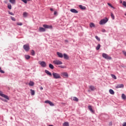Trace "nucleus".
Wrapping results in <instances>:
<instances>
[{"mask_svg": "<svg viewBox=\"0 0 126 126\" xmlns=\"http://www.w3.org/2000/svg\"><path fill=\"white\" fill-rule=\"evenodd\" d=\"M108 21H109V19H108L107 17H106L105 19H103L100 21L99 24L100 25H103V24H106V23H107Z\"/></svg>", "mask_w": 126, "mask_h": 126, "instance_id": "1", "label": "nucleus"}, {"mask_svg": "<svg viewBox=\"0 0 126 126\" xmlns=\"http://www.w3.org/2000/svg\"><path fill=\"white\" fill-rule=\"evenodd\" d=\"M23 49L26 52H29V50H30V46H29V44L24 45Z\"/></svg>", "mask_w": 126, "mask_h": 126, "instance_id": "2", "label": "nucleus"}, {"mask_svg": "<svg viewBox=\"0 0 126 126\" xmlns=\"http://www.w3.org/2000/svg\"><path fill=\"white\" fill-rule=\"evenodd\" d=\"M102 58H104V59H105V60H111L112 59V57H111L110 56H109L108 55V54H106V53H102Z\"/></svg>", "mask_w": 126, "mask_h": 126, "instance_id": "3", "label": "nucleus"}, {"mask_svg": "<svg viewBox=\"0 0 126 126\" xmlns=\"http://www.w3.org/2000/svg\"><path fill=\"white\" fill-rule=\"evenodd\" d=\"M52 75H53V78H55V79H59V78H61V75L58 73H53Z\"/></svg>", "mask_w": 126, "mask_h": 126, "instance_id": "4", "label": "nucleus"}, {"mask_svg": "<svg viewBox=\"0 0 126 126\" xmlns=\"http://www.w3.org/2000/svg\"><path fill=\"white\" fill-rule=\"evenodd\" d=\"M39 64H40L42 67H46L47 66V63L44 61H39L38 62Z\"/></svg>", "mask_w": 126, "mask_h": 126, "instance_id": "5", "label": "nucleus"}, {"mask_svg": "<svg viewBox=\"0 0 126 126\" xmlns=\"http://www.w3.org/2000/svg\"><path fill=\"white\" fill-rule=\"evenodd\" d=\"M0 96L1 97H3V98H4L5 99H6L7 100H9V97L8 96L4 94H2V92L0 91Z\"/></svg>", "mask_w": 126, "mask_h": 126, "instance_id": "6", "label": "nucleus"}, {"mask_svg": "<svg viewBox=\"0 0 126 126\" xmlns=\"http://www.w3.org/2000/svg\"><path fill=\"white\" fill-rule=\"evenodd\" d=\"M43 27H44L45 29H53V26L52 25L44 24L43 25Z\"/></svg>", "mask_w": 126, "mask_h": 126, "instance_id": "7", "label": "nucleus"}, {"mask_svg": "<svg viewBox=\"0 0 126 126\" xmlns=\"http://www.w3.org/2000/svg\"><path fill=\"white\" fill-rule=\"evenodd\" d=\"M53 63H54V64H56L57 65H59L60 64H63V62L60 60H55L53 61Z\"/></svg>", "mask_w": 126, "mask_h": 126, "instance_id": "8", "label": "nucleus"}, {"mask_svg": "<svg viewBox=\"0 0 126 126\" xmlns=\"http://www.w3.org/2000/svg\"><path fill=\"white\" fill-rule=\"evenodd\" d=\"M44 103H45V104H49V105H50V106H55V104L54 103H53V102H52V101H50V100H46L44 101Z\"/></svg>", "mask_w": 126, "mask_h": 126, "instance_id": "9", "label": "nucleus"}, {"mask_svg": "<svg viewBox=\"0 0 126 126\" xmlns=\"http://www.w3.org/2000/svg\"><path fill=\"white\" fill-rule=\"evenodd\" d=\"M124 87H125V86L123 84H118L116 86V89H119V88H124Z\"/></svg>", "mask_w": 126, "mask_h": 126, "instance_id": "10", "label": "nucleus"}, {"mask_svg": "<svg viewBox=\"0 0 126 126\" xmlns=\"http://www.w3.org/2000/svg\"><path fill=\"white\" fill-rule=\"evenodd\" d=\"M38 31H39V32H45L46 29H45V28H43V27H39V28L38 29Z\"/></svg>", "mask_w": 126, "mask_h": 126, "instance_id": "11", "label": "nucleus"}, {"mask_svg": "<svg viewBox=\"0 0 126 126\" xmlns=\"http://www.w3.org/2000/svg\"><path fill=\"white\" fill-rule=\"evenodd\" d=\"M57 56H58L59 58H63V53L61 52H57Z\"/></svg>", "mask_w": 126, "mask_h": 126, "instance_id": "12", "label": "nucleus"}, {"mask_svg": "<svg viewBox=\"0 0 126 126\" xmlns=\"http://www.w3.org/2000/svg\"><path fill=\"white\" fill-rule=\"evenodd\" d=\"M70 11H71V12H72L73 13H78V11L76 10V9L73 8L71 9L70 10Z\"/></svg>", "mask_w": 126, "mask_h": 126, "instance_id": "13", "label": "nucleus"}, {"mask_svg": "<svg viewBox=\"0 0 126 126\" xmlns=\"http://www.w3.org/2000/svg\"><path fill=\"white\" fill-rule=\"evenodd\" d=\"M63 57L64 60H68V59H69V57H68V56L67 55V54L65 53H64L63 54Z\"/></svg>", "mask_w": 126, "mask_h": 126, "instance_id": "14", "label": "nucleus"}, {"mask_svg": "<svg viewBox=\"0 0 126 126\" xmlns=\"http://www.w3.org/2000/svg\"><path fill=\"white\" fill-rule=\"evenodd\" d=\"M79 7L81 9H82L83 10H85V9H86V7H85V6H83L82 5H79Z\"/></svg>", "mask_w": 126, "mask_h": 126, "instance_id": "15", "label": "nucleus"}, {"mask_svg": "<svg viewBox=\"0 0 126 126\" xmlns=\"http://www.w3.org/2000/svg\"><path fill=\"white\" fill-rule=\"evenodd\" d=\"M89 88L91 91H94V90H96V88L94 87V86H90Z\"/></svg>", "mask_w": 126, "mask_h": 126, "instance_id": "16", "label": "nucleus"}, {"mask_svg": "<svg viewBox=\"0 0 126 126\" xmlns=\"http://www.w3.org/2000/svg\"><path fill=\"white\" fill-rule=\"evenodd\" d=\"M88 109L89 110H90V111L91 112V113H93V114H94V110L92 109V106H91V105H89L88 106Z\"/></svg>", "mask_w": 126, "mask_h": 126, "instance_id": "17", "label": "nucleus"}, {"mask_svg": "<svg viewBox=\"0 0 126 126\" xmlns=\"http://www.w3.org/2000/svg\"><path fill=\"white\" fill-rule=\"evenodd\" d=\"M45 72L50 76H52V73L49 71L48 70H45Z\"/></svg>", "mask_w": 126, "mask_h": 126, "instance_id": "18", "label": "nucleus"}, {"mask_svg": "<svg viewBox=\"0 0 126 126\" xmlns=\"http://www.w3.org/2000/svg\"><path fill=\"white\" fill-rule=\"evenodd\" d=\"M30 91L32 96H34V95H35V91H34V90L31 89Z\"/></svg>", "mask_w": 126, "mask_h": 126, "instance_id": "19", "label": "nucleus"}, {"mask_svg": "<svg viewBox=\"0 0 126 126\" xmlns=\"http://www.w3.org/2000/svg\"><path fill=\"white\" fill-rule=\"evenodd\" d=\"M90 27H91V28H95V24L93 23H91L90 24Z\"/></svg>", "mask_w": 126, "mask_h": 126, "instance_id": "20", "label": "nucleus"}, {"mask_svg": "<svg viewBox=\"0 0 126 126\" xmlns=\"http://www.w3.org/2000/svg\"><path fill=\"white\" fill-rule=\"evenodd\" d=\"M109 92L110 94H111L112 95H114V94H115V92H114V90L112 89H110Z\"/></svg>", "mask_w": 126, "mask_h": 126, "instance_id": "21", "label": "nucleus"}, {"mask_svg": "<svg viewBox=\"0 0 126 126\" xmlns=\"http://www.w3.org/2000/svg\"><path fill=\"white\" fill-rule=\"evenodd\" d=\"M29 86H34V82L32 81H30V83H29Z\"/></svg>", "mask_w": 126, "mask_h": 126, "instance_id": "22", "label": "nucleus"}, {"mask_svg": "<svg viewBox=\"0 0 126 126\" xmlns=\"http://www.w3.org/2000/svg\"><path fill=\"white\" fill-rule=\"evenodd\" d=\"M9 2L12 4H15L16 1L15 0H9Z\"/></svg>", "mask_w": 126, "mask_h": 126, "instance_id": "23", "label": "nucleus"}, {"mask_svg": "<svg viewBox=\"0 0 126 126\" xmlns=\"http://www.w3.org/2000/svg\"><path fill=\"white\" fill-rule=\"evenodd\" d=\"M63 76H65V77H68V74L66 72H64L63 73Z\"/></svg>", "mask_w": 126, "mask_h": 126, "instance_id": "24", "label": "nucleus"}, {"mask_svg": "<svg viewBox=\"0 0 126 126\" xmlns=\"http://www.w3.org/2000/svg\"><path fill=\"white\" fill-rule=\"evenodd\" d=\"M122 99H123V100H126V94H122Z\"/></svg>", "mask_w": 126, "mask_h": 126, "instance_id": "25", "label": "nucleus"}, {"mask_svg": "<svg viewBox=\"0 0 126 126\" xmlns=\"http://www.w3.org/2000/svg\"><path fill=\"white\" fill-rule=\"evenodd\" d=\"M23 15L24 17L26 18V17H27V16L28 15V13L26 12H25L23 13Z\"/></svg>", "mask_w": 126, "mask_h": 126, "instance_id": "26", "label": "nucleus"}, {"mask_svg": "<svg viewBox=\"0 0 126 126\" xmlns=\"http://www.w3.org/2000/svg\"><path fill=\"white\" fill-rule=\"evenodd\" d=\"M73 101H75V102H78V98H77L75 96L73 97Z\"/></svg>", "mask_w": 126, "mask_h": 126, "instance_id": "27", "label": "nucleus"}, {"mask_svg": "<svg viewBox=\"0 0 126 126\" xmlns=\"http://www.w3.org/2000/svg\"><path fill=\"white\" fill-rule=\"evenodd\" d=\"M63 126H69V124L68 123V122H64L63 124Z\"/></svg>", "mask_w": 126, "mask_h": 126, "instance_id": "28", "label": "nucleus"}, {"mask_svg": "<svg viewBox=\"0 0 126 126\" xmlns=\"http://www.w3.org/2000/svg\"><path fill=\"white\" fill-rule=\"evenodd\" d=\"M25 58L26 60H29V59H30L31 57L29 55H25Z\"/></svg>", "mask_w": 126, "mask_h": 126, "instance_id": "29", "label": "nucleus"}, {"mask_svg": "<svg viewBox=\"0 0 126 126\" xmlns=\"http://www.w3.org/2000/svg\"><path fill=\"white\" fill-rule=\"evenodd\" d=\"M49 67L51 68V69H54V65L51 63L49 64Z\"/></svg>", "mask_w": 126, "mask_h": 126, "instance_id": "30", "label": "nucleus"}, {"mask_svg": "<svg viewBox=\"0 0 126 126\" xmlns=\"http://www.w3.org/2000/svg\"><path fill=\"white\" fill-rule=\"evenodd\" d=\"M100 47H101V45H100V44H98L96 47V50H99Z\"/></svg>", "mask_w": 126, "mask_h": 126, "instance_id": "31", "label": "nucleus"}, {"mask_svg": "<svg viewBox=\"0 0 126 126\" xmlns=\"http://www.w3.org/2000/svg\"><path fill=\"white\" fill-rule=\"evenodd\" d=\"M31 55L32 56H35V51H34V50H32Z\"/></svg>", "mask_w": 126, "mask_h": 126, "instance_id": "32", "label": "nucleus"}, {"mask_svg": "<svg viewBox=\"0 0 126 126\" xmlns=\"http://www.w3.org/2000/svg\"><path fill=\"white\" fill-rule=\"evenodd\" d=\"M111 77L112 78H113V79H117V76H116V75L114 74H111Z\"/></svg>", "mask_w": 126, "mask_h": 126, "instance_id": "33", "label": "nucleus"}, {"mask_svg": "<svg viewBox=\"0 0 126 126\" xmlns=\"http://www.w3.org/2000/svg\"><path fill=\"white\" fill-rule=\"evenodd\" d=\"M7 7L9 9H11L12 8V6H11V4H8L7 5Z\"/></svg>", "mask_w": 126, "mask_h": 126, "instance_id": "34", "label": "nucleus"}, {"mask_svg": "<svg viewBox=\"0 0 126 126\" xmlns=\"http://www.w3.org/2000/svg\"><path fill=\"white\" fill-rule=\"evenodd\" d=\"M111 16L113 20H114V19H115V16L114 15V14L111 13Z\"/></svg>", "mask_w": 126, "mask_h": 126, "instance_id": "35", "label": "nucleus"}, {"mask_svg": "<svg viewBox=\"0 0 126 126\" xmlns=\"http://www.w3.org/2000/svg\"><path fill=\"white\" fill-rule=\"evenodd\" d=\"M95 38L96 40H97V41H98V42H100V38H99V37H98V36L96 35L95 36Z\"/></svg>", "mask_w": 126, "mask_h": 126, "instance_id": "36", "label": "nucleus"}, {"mask_svg": "<svg viewBox=\"0 0 126 126\" xmlns=\"http://www.w3.org/2000/svg\"><path fill=\"white\" fill-rule=\"evenodd\" d=\"M107 4H108V5H109V6H110V7H111L112 8H115L114 7V6H113V5H112V4H111L110 3H108Z\"/></svg>", "mask_w": 126, "mask_h": 126, "instance_id": "37", "label": "nucleus"}, {"mask_svg": "<svg viewBox=\"0 0 126 126\" xmlns=\"http://www.w3.org/2000/svg\"><path fill=\"white\" fill-rule=\"evenodd\" d=\"M11 20H12V21H16V19H15V18L13 17H11Z\"/></svg>", "mask_w": 126, "mask_h": 126, "instance_id": "38", "label": "nucleus"}, {"mask_svg": "<svg viewBox=\"0 0 126 126\" xmlns=\"http://www.w3.org/2000/svg\"><path fill=\"white\" fill-rule=\"evenodd\" d=\"M0 100H1V101H3V102H7L6 99H3V98H2L1 97H0Z\"/></svg>", "mask_w": 126, "mask_h": 126, "instance_id": "39", "label": "nucleus"}, {"mask_svg": "<svg viewBox=\"0 0 126 126\" xmlns=\"http://www.w3.org/2000/svg\"><path fill=\"white\" fill-rule=\"evenodd\" d=\"M23 2H24V3H27V0H21Z\"/></svg>", "mask_w": 126, "mask_h": 126, "instance_id": "40", "label": "nucleus"}, {"mask_svg": "<svg viewBox=\"0 0 126 126\" xmlns=\"http://www.w3.org/2000/svg\"><path fill=\"white\" fill-rule=\"evenodd\" d=\"M123 5H124V6H125V7H126V2L125 1H123Z\"/></svg>", "mask_w": 126, "mask_h": 126, "instance_id": "41", "label": "nucleus"}, {"mask_svg": "<svg viewBox=\"0 0 126 126\" xmlns=\"http://www.w3.org/2000/svg\"><path fill=\"white\" fill-rule=\"evenodd\" d=\"M9 14H10V15H14V14L12 13V12H8Z\"/></svg>", "mask_w": 126, "mask_h": 126, "instance_id": "42", "label": "nucleus"}, {"mask_svg": "<svg viewBox=\"0 0 126 126\" xmlns=\"http://www.w3.org/2000/svg\"><path fill=\"white\" fill-rule=\"evenodd\" d=\"M17 25H19V26H22V23H17Z\"/></svg>", "mask_w": 126, "mask_h": 126, "instance_id": "43", "label": "nucleus"}, {"mask_svg": "<svg viewBox=\"0 0 126 126\" xmlns=\"http://www.w3.org/2000/svg\"><path fill=\"white\" fill-rule=\"evenodd\" d=\"M109 126H113V123H112V122H109Z\"/></svg>", "mask_w": 126, "mask_h": 126, "instance_id": "44", "label": "nucleus"}, {"mask_svg": "<svg viewBox=\"0 0 126 126\" xmlns=\"http://www.w3.org/2000/svg\"><path fill=\"white\" fill-rule=\"evenodd\" d=\"M0 72L1 73H4V71L3 70H1H1H0Z\"/></svg>", "mask_w": 126, "mask_h": 126, "instance_id": "45", "label": "nucleus"}, {"mask_svg": "<svg viewBox=\"0 0 126 126\" xmlns=\"http://www.w3.org/2000/svg\"><path fill=\"white\" fill-rule=\"evenodd\" d=\"M59 67H61V68H64V66L60 65L59 66Z\"/></svg>", "mask_w": 126, "mask_h": 126, "instance_id": "46", "label": "nucleus"}, {"mask_svg": "<svg viewBox=\"0 0 126 126\" xmlns=\"http://www.w3.org/2000/svg\"><path fill=\"white\" fill-rule=\"evenodd\" d=\"M123 126H126V122H124L123 124Z\"/></svg>", "mask_w": 126, "mask_h": 126, "instance_id": "47", "label": "nucleus"}, {"mask_svg": "<svg viewBox=\"0 0 126 126\" xmlns=\"http://www.w3.org/2000/svg\"><path fill=\"white\" fill-rule=\"evenodd\" d=\"M57 13V11H55L54 13V15H56Z\"/></svg>", "mask_w": 126, "mask_h": 126, "instance_id": "48", "label": "nucleus"}, {"mask_svg": "<svg viewBox=\"0 0 126 126\" xmlns=\"http://www.w3.org/2000/svg\"><path fill=\"white\" fill-rule=\"evenodd\" d=\"M102 32H103V33H105V32H106V30H103L102 31Z\"/></svg>", "mask_w": 126, "mask_h": 126, "instance_id": "49", "label": "nucleus"}, {"mask_svg": "<svg viewBox=\"0 0 126 126\" xmlns=\"http://www.w3.org/2000/svg\"><path fill=\"white\" fill-rule=\"evenodd\" d=\"M64 42H65V43H68V40L65 39V40H64Z\"/></svg>", "mask_w": 126, "mask_h": 126, "instance_id": "50", "label": "nucleus"}, {"mask_svg": "<svg viewBox=\"0 0 126 126\" xmlns=\"http://www.w3.org/2000/svg\"><path fill=\"white\" fill-rule=\"evenodd\" d=\"M39 89H40V90H43V87H40L39 88Z\"/></svg>", "mask_w": 126, "mask_h": 126, "instance_id": "51", "label": "nucleus"}, {"mask_svg": "<svg viewBox=\"0 0 126 126\" xmlns=\"http://www.w3.org/2000/svg\"><path fill=\"white\" fill-rule=\"evenodd\" d=\"M50 10H51V11H54V9L51 8Z\"/></svg>", "mask_w": 126, "mask_h": 126, "instance_id": "52", "label": "nucleus"}, {"mask_svg": "<svg viewBox=\"0 0 126 126\" xmlns=\"http://www.w3.org/2000/svg\"><path fill=\"white\" fill-rule=\"evenodd\" d=\"M4 2H5V3H7V1H4Z\"/></svg>", "mask_w": 126, "mask_h": 126, "instance_id": "53", "label": "nucleus"}, {"mask_svg": "<svg viewBox=\"0 0 126 126\" xmlns=\"http://www.w3.org/2000/svg\"><path fill=\"white\" fill-rule=\"evenodd\" d=\"M1 69V68H0V70Z\"/></svg>", "mask_w": 126, "mask_h": 126, "instance_id": "54", "label": "nucleus"}, {"mask_svg": "<svg viewBox=\"0 0 126 126\" xmlns=\"http://www.w3.org/2000/svg\"><path fill=\"white\" fill-rule=\"evenodd\" d=\"M29 0V1H30V0Z\"/></svg>", "mask_w": 126, "mask_h": 126, "instance_id": "55", "label": "nucleus"}, {"mask_svg": "<svg viewBox=\"0 0 126 126\" xmlns=\"http://www.w3.org/2000/svg\"><path fill=\"white\" fill-rule=\"evenodd\" d=\"M90 91V90L88 91L89 92Z\"/></svg>", "mask_w": 126, "mask_h": 126, "instance_id": "56", "label": "nucleus"}]
</instances>
